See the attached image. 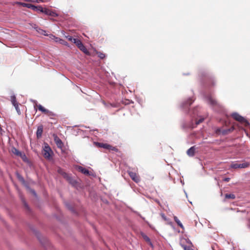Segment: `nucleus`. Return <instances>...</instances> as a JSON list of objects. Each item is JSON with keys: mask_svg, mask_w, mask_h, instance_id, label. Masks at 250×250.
Masks as SVG:
<instances>
[{"mask_svg": "<svg viewBox=\"0 0 250 250\" xmlns=\"http://www.w3.org/2000/svg\"><path fill=\"white\" fill-rule=\"evenodd\" d=\"M42 154L44 158L46 159H50L53 151L50 147L46 143H45L42 150Z\"/></svg>", "mask_w": 250, "mask_h": 250, "instance_id": "obj_1", "label": "nucleus"}, {"mask_svg": "<svg viewBox=\"0 0 250 250\" xmlns=\"http://www.w3.org/2000/svg\"><path fill=\"white\" fill-rule=\"evenodd\" d=\"M194 100L192 99L191 98L188 99L187 101L183 102L180 105L181 108L185 111H187V109H188L189 106L192 104Z\"/></svg>", "mask_w": 250, "mask_h": 250, "instance_id": "obj_2", "label": "nucleus"}, {"mask_svg": "<svg viewBox=\"0 0 250 250\" xmlns=\"http://www.w3.org/2000/svg\"><path fill=\"white\" fill-rule=\"evenodd\" d=\"M207 102L212 106H219V104L214 100L211 95H208L205 97Z\"/></svg>", "mask_w": 250, "mask_h": 250, "instance_id": "obj_3", "label": "nucleus"}, {"mask_svg": "<svg viewBox=\"0 0 250 250\" xmlns=\"http://www.w3.org/2000/svg\"><path fill=\"white\" fill-rule=\"evenodd\" d=\"M231 116L237 121H239L241 123H246L247 124H248V122L247 121V120L243 117L239 115L237 112L232 113Z\"/></svg>", "mask_w": 250, "mask_h": 250, "instance_id": "obj_4", "label": "nucleus"}, {"mask_svg": "<svg viewBox=\"0 0 250 250\" xmlns=\"http://www.w3.org/2000/svg\"><path fill=\"white\" fill-rule=\"evenodd\" d=\"M234 127L232 126L229 129H222L221 128H218L216 130V132L217 134L225 135L232 131Z\"/></svg>", "mask_w": 250, "mask_h": 250, "instance_id": "obj_5", "label": "nucleus"}, {"mask_svg": "<svg viewBox=\"0 0 250 250\" xmlns=\"http://www.w3.org/2000/svg\"><path fill=\"white\" fill-rule=\"evenodd\" d=\"M128 173L131 179L136 183H139L140 181V178L135 172L131 171H128Z\"/></svg>", "mask_w": 250, "mask_h": 250, "instance_id": "obj_6", "label": "nucleus"}, {"mask_svg": "<svg viewBox=\"0 0 250 250\" xmlns=\"http://www.w3.org/2000/svg\"><path fill=\"white\" fill-rule=\"evenodd\" d=\"M34 103H35L36 105L38 107V109L42 112V113H44L45 114H51L52 112L49 111L48 109H45L44 108L42 105L41 104H37V103L35 101H33Z\"/></svg>", "mask_w": 250, "mask_h": 250, "instance_id": "obj_7", "label": "nucleus"}, {"mask_svg": "<svg viewBox=\"0 0 250 250\" xmlns=\"http://www.w3.org/2000/svg\"><path fill=\"white\" fill-rule=\"evenodd\" d=\"M95 144L97 146L99 147H103L107 149H115L114 147H113L107 144L100 143H95Z\"/></svg>", "mask_w": 250, "mask_h": 250, "instance_id": "obj_8", "label": "nucleus"}, {"mask_svg": "<svg viewBox=\"0 0 250 250\" xmlns=\"http://www.w3.org/2000/svg\"><path fill=\"white\" fill-rule=\"evenodd\" d=\"M204 120V118H203V117H200V118L198 120H197L196 119H195V124H194L192 122L188 126V127H189V128H194L196 125H199V124H200L201 123L203 122Z\"/></svg>", "mask_w": 250, "mask_h": 250, "instance_id": "obj_9", "label": "nucleus"}, {"mask_svg": "<svg viewBox=\"0 0 250 250\" xmlns=\"http://www.w3.org/2000/svg\"><path fill=\"white\" fill-rule=\"evenodd\" d=\"M196 150L195 146H193L190 147L187 151V153L189 157H192L194 155L195 151Z\"/></svg>", "mask_w": 250, "mask_h": 250, "instance_id": "obj_10", "label": "nucleus"}, {"mask_svg": "<svg viewBox=\"0 0 250 250\" xmlns=\"http://www.w3.org/2000/svg\"><path fill=\"white\" fill-rule=\"evenodd\" d=\"M43 13H44L45 14H46L47 15L51 16L56 17L58 16V15L56 13H55L47 8L44 9Z\"/></svg>", "mask_w": 250, "mask_h": 250, "instance_id": "obj_11", "label": "nucleus"}, {"mask_svg": "<svg viewBox=\"0 0 250 250\" xmlns=\"http://www.w3.org/2000/svg\"><path fill=\"white\" fill-rule=\"evenodd\" d=\"M189 115L193 118H195L196 116H198V111L196 108H195L188 112Z\"/></svg>", "mask_w": 250, "mask_h": 250, "instance_id": "obj_12", "label": "nucleus"}, {"mask_svg": "<svg viewBox=\"0 0 250 250\" xmlns=\"http://www.w3.org/2000/svg\"><path fill=\"white\" fill-rule=\"evenodd\" d=\"M65 179L72 185L75 186L76 185V181L74 179H73L70 175L67 174V175L65 177Z\"/></svg>", "mask_w": 250, "mask_h": 250, "instance_id": "obj_13", "label": "nucleus"}, {"mask_svg": "<svg viewBox=\"0 0 250 250\" xmlns=\"http://www.w3.org/2000/svg\"><path fill=\"white\" fill-rule=\"evenodd\" d=\"M78 169L81 171L82 173H83L86 175H90V172L88 170L86 169V168L81 167L79 166L78 167Z\"/></svg>", "mask_w": 250, "mask_h": 250, "instance_id": "obj_14", "label": "nucleus"}, {"mask_svg": "<svg viewBox=\"0 0 250 250\" xmlns=\"http://www.w3.org/2000/svg\"><path fill=\"white\" fill-rule=\"evenodd\" d=\"M55 141L58 147L62 148V147L63 144L62 140L60 138L56 136L55 138Z\"/></svg>", "mask_w": 250, "mask_h": 250, "instance_id": "obj_15", "label": "nucleus"}, {"mask_svg": "<svg viewBox=\"0 0 250 250\" xmlns=\"http://www.w3.org/2000/svg\"><path fill=\"white\" fill-rule=\"evenodd\" d=\"M43 132V127L42 126H38L36 132L37 137L38 138H40L42 136Z\"/></svg>", "mask_w": 250, "mask_h": 250, "instance_id": "obj_16", "label": "nucleus"}, {"mask_svg": "<svg viewBox=\"0 0 250 250\" xmlns=\"http://www.w3.org/2000/svg\"><path fill=\"white\" fill-rule=\"evenodd\" d=\"M141 236H142V237L144 238V239L147 242V243H149V244L152 246V244L150 241V239H149V238L143 232H141Z\"/></svg>", "mask_w": 250, "mask_h": 250, "instance_id": "obj_17", "label": "nucleus"}, {"mask_svg": "<svg viewBox=\"0 0 250 250\" xmlns=\"http://www.w3.org/2000/svg\"><path fill=\"white\" fill-rule=\"evenodd\" d=\"M82 51H83L84 54H89V52L85 47V46L83 45V43H82V45H81L79 47H78Z\"/></svg>", "mask_w": 250, "mask_h": 250, "instance_id": "obj_18", "label": "nucleus"}, {"mask_svg": "<svg viewBox=\"0 0 250 250\" xmlns=\"http://www.w3.org/2000/svg\"><path fill=\"white\" fill-rule=\"evenodd\" d=\"M35 28L36 29V31L40 34H42V35H45V36H47V34L46 33V31L44 30H42V29H41L40 28L38 27H35Z\"/></svg>", "mask_w": 250, "mask_h": 250, "instance_id": "obj_19", "label": "nucleus"}, {"mask_svg": "<svg viewBox=\"0 0 250 250\" xmlns=\"http://www.w3.org/2000/svg\"><path fill=\"white\" fill-rule=\"evenodd\" d=\"M174 221L176 222V223L177 224V225L180 227L181 228L183 229H184V226L183 225V224H182V223L180 222V221L179 220V219L177 218V217L176 216H174Z\"/></svg>", "mask_w": 250, "mask_h": 250, "instance_id": "obj_20", "label": "nucleus"}, {"mask_svg": "<svg viewBox=\"0 0 250 250\" xmlns=\"http://www.w3.org/2000/svg\"><path fill=\"white\" fill-rule=\"evenodd\" d=\"M57 171L59 174H61L64 178L68 174L66 172L63 171V169L60 167H59L58 168Z\"/></svg>", "mask_w": 250, "mask_h": 250, "instance_id": "obj_21", "label": "nucleus"}, {"mask_svg": "<svg viewBox=\"0 0 250 250\" xmlns=\"http://www.w3.org/2000/svg\"><path fill=\"white\" fill-rule=\"evenodd\" d=\"M50 38L52 40H54L55 42H60V41L61 40V39L59 38H58L52 34L50 35V36H49Z\"/></svg>", "mask_w": 250, "mask_h": 250, "instance_id": "obj_22", "label": "nucleus"}, {"mask_svg": "<svg viewBox=\"0 0 250 250\" xmlns=\"http://www.w3.org/2000/svg\"><path fill=\"white\" fill-rule=\"evenodd\" d=\"M181 246L184 249V250H194L191 246H186L182 243H180Z\"/></svg>", "mask_w": 250, "mask_h": 250, "instance_id": "obj_23", "label": "nucleus"}, {"mask_svg": "<svg viewBox=\"0 0 250 250\" xmlns=\"http://www.w3.org/2000/svg\"><path fill=\"white\" fill-rule=\"evenodd\" d=\"M12 152L19 156H21L22 155L21 152L15 148L12 149Z\"/></svg>", "mask_w": 250, "mask_h": 250, "instance_id": "obj_24", "label": "nucleus"}, {"mask_svg": "<svg viewBox=\"0 0 250 250\" xmlns=\"http://www.w3.org/2000/svg\"><path fill=\"white\" fill-rule=\"evenodd\" d=\"M11 102L13 105L18 104V103L16 101V98L15 95L11 96Z\"/></svg>", "mask_w": 250, "mask_h": 250, "instance_id": "obj_25", "label": "nucleus"}, {"mask_svg": "<svg viewBox=\"0 0 250 250\" xmlns=\"http://www.w3.org/2000/svg\"><path fill=\"white\" fill-rule=\"evenodd\" d=\"M250 164L248 162H244L241 164H239L240 168H244L249 167Z\"/></svg>", "mask_w": 250, "mask_h": 250, "instance_id": "obj_26", "label": "nucleus"}, {"mask_svg": "<svg viewBox=\"0 0 250 250\" xmlns=\"http://www.w3.org/2000/svg\"><path fill=\"white\" fill-rule=\"evenodd\" d=\"M73 42L76 44L78 47H79V46L83 43L79 39H75V40H74Z\"/></svg>", "mask_w": 250, "mask_h": 250, "instance_id": "obj_27", "label": "nucleus"}, {"mask_svg": "<svg viewBox=\"0 0 250 250\" xmlns=\"http://www.w3.org/2000/svg\"><path fill=\"white\" fill-rule=\"evenodd\" d=\"M225 198L227 199H233L235 198V196L233 194H226Z\"/></svg>", "mask_w": 250, "mask_h": 250, "instance_id": "obj_28", "label": "nucleus"}, {"mask_svg": "<svg viewBox=\"0 0 250 250\" xmlns=\"http://www.w3.org/2000/svg\"><path fill=\"white\" fill-rule=\"evenodd\" d=\"M230 167L232 168H235V169L240 168L239 164L233 163L230 165Z\"/></svg>", "mask_w": 250, "mask_h": 250, "instance_id": "obj_29", "label": "nucleus"}, {"mask_svg": "<svg viewBox=\"0 0 250 250\" xmlns=\"http://www.w3.org/2000/svg\"><path fill=\"white\" fill-rule=\"evenodd\" d=\"M44 9V8H42L41 6H37V8H35V11H40V12L43 13Z\"/></svg>", "mask_w": 250, "mask_h": 250, "instance_id": "obj_30", "label": "nucleus"}, {"mask_svg": "<svg viewBox=\"0 0 250 250\" xmlns=\"http://www.w3.org/2000/svg\"><path fill=\"white\" fill-rule=\"evenodd\" d=\"M97 54L98 57L101 59H103L105 57V54L101 52H97Z\"/></svg>", "mask_w": 250, "mask_h": 250, "instance_id": "obj_31", "label": "nucleus"}, {"mask_svg": "<svg viewBox=\"0 0 250 250\" xmlns=\"http://www.w3.org/2000/svg\"><path fill=\"white\" fill-rule=\"evenodd\" d=\"M17 177L19 179V180L21 181L22 183H25V180L23 178V177L22 176H21V175H20L19 174H17Z\"/></svg>", "mask_w": 250, "mask_h": 250, "instance_id": "obj_32", "label": "nucleus"}, {"mask_svg": "<svg viewBox=\"0 0 250 250\" xmlns=\"http://www.w3.org/2000/svg\"><path fill=\"white\" fill-rule=\"evenodd\" d=\"M17 111V112H18V114H21V111H20V108L19 107V105H18V104H15V105H13Z\"/></svg>", "mask_w": 250, "mask_h": 250, "instance_id": "obj_33", "label": "nucleus"}, {"mask_svg": "<svg viewBox=\"0 0 250 250\" xmlns=\"http://www.w3.org/2000/svg\"><path fill=\"white\" fill-rule=\"evenodd\" d=\"M29 8H31L32 9L35 10V8H37V6H35L32 4L28 3V6L27 7Z\"/></svg>", "mask_w": 250, "mask_h": 250, "instance_id": "obj_34", "label": "nucleus"}, {"mask_svg": "<svg viewBox=\"0 0 250 250\" xmlns=\"http://www.w3.org/2000/svg\"><path fill=\"white\" fill-rule=\"evenodd\" d=\"M66 38L69 41H71L72 42H74V40L75 39V38H73L72 36H66Z\"/></svg>", "mask_w": 250, "mask_h": 250, "instance_id": "obj_35", "label": "nucleus"}, {"mask_svg": "<svg viewBox=\"0 0 250 250\" xmlns=\"http://www.w3.org/2000/svg\"><path fill=\"white\" fill-rule=\"evenodd\" d=\"M59 43L60 44H63V45H68V43L66 42H65L64 40H62V39H61V40L60 41Z\"/></svg>", "mask_w": 250, "mask_h": 250, "instance_id": "obj_36", "label": "nucleus"}, {"mask_svg": "<svg viewBox=\"0 0 250 250\" xmlns=\"http://www.w3.org/2000/svg\"><path fill=\"white\" fill-rule=\"evenodd\" d=\"M186 242H187V244H188V246H190L193 247L192 243H191V242L190 241V240H189V239H187V240H186Z\"/></svg>", "mask_w": 250, "mask_h": 250, "instance_id": "obj_37", "label": "nucleus"}, {"mask_svg": "<svg viewBox=\"0 0 250 250\" xmlns=\"http://www.w3.org/2000/svg\"><path fill=\"white\" fill-rule=\"evenodd\" d=\"M30 192L35 196H37V193L36 192V191L34 190V189H30Z\"/></svg>", "mask_w": 250, "mask_h": 250, "instance_id": "obj_38", "label": "nucleus"}, {"mask_svg": "<svg viewBox=\"0 0 250 250\" xmlns=\"http://www.w3.org/2000/svg\"><path fill=\"white\" fill-rule=\"evenodd\" d=\"M19 3L21 5H22L24 7H27V6H28V3H21V2H19Z\"/></svg>", "mask_w": 250, "mask_h": 250, "instance_id": "obj_39", "label": "nucleus"}, {"mask_svg": "<svg viewBox=\"0 0 250 250\" xmlns=\"http://www.w3.org/2000/svg\"><path fill=\"white\" fill-rule=\"evenodd\" d=\"M161 215L162 217V218L164 220H167V218L166 217V216H165V215L164 214V213H161Z\"/></svg>", "mask_w": 250, "mask_h": 250, "instance_id": "obj_40", "label": "nucleus"}, {"mask_svg": "<svg viewBox=\"0 0 250 250\" xmlns=\"http://www.w3.org/2000/svg\"><path fill=\"white\" fill-rule=\"evenodd\" d=\"M50 0H37V2H46L49 1Z\"/></svg>", "mask_w": 250, "mask_h": 250, "instance_id": "obj_41", "label": "nucleus"}, {"mask_svg": "<svg viewBox=\"0 0 250 250\" xmlns=\"http://www.w3.org/2000/svg\"><path fill=\"white\" fill-rule=\"evenodd\" d=\"M22 202L24 204V206L27 208H28V206L27 205V204L26 203V202L24 201V200H22Z\"/></svg>", "mask_w": 250, "mask_h": 250, "instance_id": "obj_42", "label": "nucleus"}, {"mask_svg": "<svg viewBox=\"0 0 250 250\" xmlns=\"http://www.w3.org/2000/svg\"><path fill=\"white\" fill-rule=\"evenodd\" d=\"M225 182H229L230 180V178L229 177L225 178L223 180Z\"/></svg>", "mask_w": 250, "mask_h": 250, "instance_id": "obj_43", "label": "nucleus"}, {"mask_svg": "<svg viewBox=\"0 0 250 250\" xmlns=\"http://www.w3.org/2000/svg\"><path fill=\"white\" fill-rule=\"evenodd\" d=\"M130 101H129V100H128V101H127V102H125V104H130Z\"/></svg>", "mask_w": 250, "mask_h": 250, "instance_id": "obj_44", "label": "nucleus"}, {"mask_svg": "<svg viewBox=\"0 0 250 250\" xmlns=\"http://www.w3.org/2000/svg\"><path fill=\"white\" fill-rule=\"evenodd\" d=\"M29 1L34 2V1H35V0H30Z\"/></svg>", "mask_w": 250, "mask_h": 250, "instance_id": "obj_45", "label": "nucleus"}, {"mask_svg": "<svg viewBox=\"0 0 250 250\" xmlns=\"http://www.w3.org/2000/svg\"><path fill=\"white\" fill-rule=\"evenodd\" d=\"M103 104H104L105 105H106V104H105V102H103Z\"/></svg>", "mask_w": 250, "mask_h": 250, "instance_id": "obj_46", "label": "nucleus"}]
</instances>
